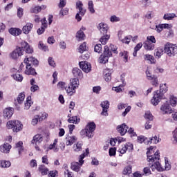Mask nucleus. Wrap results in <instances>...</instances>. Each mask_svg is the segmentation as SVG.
<instances>
[{
    "label": "nucleus",
    "mask_w": 177,
    "mask_h": 177,
    "mask_svg": "<svg viewBox=\"0 0 177 177\" xmlns=\"http://www.w3.org/2000/svg\"><path fill=\"white\" fill-rule=\"evenodd\" d=\"M147 161L152 162L150 168L152 171L157 169L159 172L164 171V167L161 166V163L158 162L160 160V151H156V147H151L147 151Z\"/></svg>",
    "instance_id": "1"
},
{
    "label": "nucleus",
    "mask_w": 177,
    "mask_h": 177,
    "mask_svg": "<svg viewBox=\"0 0 177 177\" xmlns=\"http://www.w3.org/2000/svg\"><path fill=\"white\" fill-rule=\"evenodd\" d=\"M24 63L26 64L24 72L26 75H37V71H35V68H32V65L38 67V64H39L38 59L34 57H28V55H26Z\"/></svg>",
    "instance_id": "2"
},
{
    "label": "nucleus",
    "mask_w": 177,
    "mask_h": 177,
    "mask_svg": "<svg viewBox=\"0 0 177 177\" xmlns=\"http://www.w3.org/2000/svg\"><path fill=\"white\" fill-rule=\"evenodd\" d=\"M113 53H118L117 50V47L111 44L110 46H105L104 48V53L102 54L99 58V62L101 64H106L109 62V58L113 56Z\"/></svg>",
    "instance_id": "3"
},
{
    "label": "nucleus",
    "mask_w": 177,
    "mask_h": 177,
    "mask_svg": "<svg viewBox=\"0 0 177 177\" xmlns=\"http://www.w3.org/2000/svg\"><path fill=\"white\" fill-rule=\"evenodd\" d=\"M168 91V86L167 84L160 85V91L153 92V96L151 100V103L153 106H157L164 99V93H166Z\"/></svg>",
    "instance_id": "4"
},
{
    "label": "nucleus",
    "mask_w": 177,
    "mask_h": 177,
    "mask_svg": "<svg viewBox=\"0 0 177 177\" xmlns=\"http://www.w3.org/2000/svg\"><path fill=\"white\" fill-rule=\"evenodd\" d=\"M96 129V124L93 122H88L84 129L80 131V136L82 138H93V132Z\"/></svg>",
    "instance_id": "5"
},
{
    "label": "nucleus",
    "mask_w": 177,
    "mask_h": 177,
    "mask_svg": "<svg viewBox=\"0 0 177 177\" xmlns=\"http://www.w3.org/2000/svg\"><path fill=\"white\" fill-rule=\"evenodd\" d=\"M89 154V149H86V153H83L79 156V162H73L71 163V168L73 171H75V172H80V170L81 169V167H82L84 160V159L86 156Z\"/></svg>",
    "instance_id": "6"
},
{
    "label": "nucleus",
    "mask_w": 177,
    "mask_h": 177,
    "mask_svg": "<svg viewBox=\"0 0 177 177\" xmlns=\"http://www.w3.org/2000/svg\"><path fill=\"white\" fill-rule=\"evenodd\" d=\"M78 86H80V80L77 78L71 79L68 86L65 87L67 95L73 96L76 92L75 89H78Z\"/></svg>",
    "instance_id": "7"
},
{
    "label": "nucleus",
    "mask_w": 177,
    "mask_h": 177,
    "mask_svg": "<svg viewBox=\"0 0 177 177\" xmlns=\"http://www.w3.org/2000/svg\"><path fill=\"white\" fill-rule=\"evenodd\" d=\"M6 127L8 129H12V132H21L23 131V123L19 120H10L7 122Z\"/></svg>",
    "instance_id": "8"
},
{
    "label": "nucleus",
    "mask_w": 177,
    "mask_h": 177,
    "mask_svg": "<svg viewBox=\"0 0 177 177\" xmlns=\"http://www.w3.org/2000/svg\"><path fill=\"white\" fill-rule=\"evenodd\" d=\"M164 52L167 53V56L172 57L177 55V46L171 43H167L164 46Z\"/></svg>",
    "instance_id": "9"
},
{
    "label": "nucleus",
    "mask_w": 177,
    "mask_h": 177,
    "mask_svg": "<svg viewBox=\"0 0 177 177\" xmlns=\"http://www.w3.org/2000/svg\"><path fill=\"white\" fill-rule=\"evenodd\" d=\"M76 9H78L79 12L75 15V19L77 21L82 20V17L85 16L86 10L84 9V3L82 1H78L76 2Z\"/></svg>",
    "instance_id": "10"
},
{
    "label": "nucleus",
    "mask_w": 177,
    "mask_h": 177,
    "mask_svg": "<svg viewBox=\"0 0 177 177\" xmlns=\"http://www.w3.org/2000/svg\"><path fill=\"white\" fill-rule=\"evenodd\" d=\"M44 140V136L42 134H36L31 140V144L34 145L35 148L37 151H39V147H38V145L40 143H42V141Z\"/></svg>",
    "instance_id": "11"
},
{
    "label": "nucleus",
    "mask_w": 177,
    "mask_h": 177,
    "mask_svg": "<svg viewBox=\"0 0 177 177\" xmlns=\"http://www.w3.org/2000/svg\"><path fill=\"white\" fill-rule=\"evenodd\" d=\"M24 55V50L23 48L17 46L16 48L10 54V57L13 59V60H17L20 56H23Z\"/></svg>",
    "instance_id": "12"
},
{
    "label": "nucleus",
    "mask_w": 177,
    "mask_h": 177,
    "mask_svg": "<svg viewBox=\"0 0 177 177\" xmlns=\"http://www.w3.org/2000/svg\"><path fill=\"white\" fill-rule=\"evenodd\" d=\"M133 150V145L131 142H127L125 145H122L119 149L118 151L120 154H125L127 151H131Z\"/></svg>",
    "instance_id": "13"
},
{
    "label": "nucleus",
    "mask_w": 177,
    "mask_h": 177,
    "mask_svg": "<svg viewBox=\"0 0 177 177\" xmlns=\"http://www.w3.org/2000/svg\"><path fill=\"white\" fill-rule=\"evenodd\" d=\"M65 140L66 146H73L78 140V138L75 136L66 135Z\"/></svg>",
    "instance_id": "14"
},
{
    "label": "nucleus",
    "mask_w": 177,
    "mask_h": 177,
    "mask_svg": "<svg viewBox=\"0 0 177 177\" xmlns=\"http://www.w3.org/2000/svg\"><path fill=\"white\" fill-rule=\"evenodd\" d=\"M11 149H12V145H10L8 142H6L0 145V151L1 153H3L4 154H9V153H10Z\"/></svg>",
    "instance_id": "15"
},
{
    "label": "nucleus",
    "mask_w": 177,
    "mask_h": 177,
    "mask_svg": "<svg viewBox=\"0 0 177 177\" xmlns=\"http://www.w3.org/2000/svg\"><path fill=\"white\" fill-rule=\"evenodd\" d=\"M41 26L39 29H37L38 35H41V34H44L45 32V28L48 27V21H46V18H43L41 20Z\"/></svg>",
    "instance_id": "16"
},
{
    "label": "nucleus",
    "mask_w": 177,
    "mask_h": 177,
    "mask_svg": "<svg viewBox=\"0 0 177 177\" xmlns=\"http://www.w3.org/2000/svg\"><path fill=\"white\" fill-rule=\"evenodd\" d=\"M79 66L80 68H82V70L84 71V73H89V71H91L92 68V66H91V64H88L86 62H80L79 63Z\"/></svg>",
    "instance_id": "17"
},
{
    "label": "nucleus",
    "mask_w": 177,
    "mask_h": 177,
    "mask_svg": "<svg viewBox=\"0 0 177 177\" xmlns=\"http://www.w3.org/2000/svg\"><path fill=\"white\" fill-rule=\"evenodd\" d=\"M118 132L122 136H124L127 132H128V126L125 124V123H123L120 125H118L117 127Z\"/></svg>",
    "instance_id": "18"
},
{
    "label": "nucleus",
    "mask_w": 177,
    "mask_h": 177,
    "mask_svg": "<svg viewBox=\"0 0 177 177\" xmlns=\"http://www.w3.org/2000/svg\"><path fill=\"white\" fill-rule=\"evenodd\" d=\"M22 49H25L26 53L31 54L34 53V49L31 48V46L27 43V41H23L21 43V47Z\"/></svg>",
    "instance_id": "19"
},
{
    "label": "nucleus",
    "mask_w": 177,
    "mask_h": 177,
    "mask_svg": "<svg viewBox=\"0 0 177 177\" xmlns=\"http://www.w3.org/2000/svg\"><path fill=\"white\" fill-rule=\"evenodd\" d=\"M97 28L102 35H106V34H107V31H109V26H107V24L104 23L99 24Z\"/></svg>",
    "instance_id": "20"
},
{
    "label": "nucleus",
    "mask_w": 177,
    "mask_h": 177,
    "mask_svg": "<svg viewBox=\"0 0 177 177\" xmlns=\"http://www.w3.org/2000/svg\"><path fill=\"white\" fill-rule=\"evenodd\" d=\"M143 48L145 50H154L156 45L149 41H145L143 43Z\"/></svg>",
    "instance_id": "21"
},
{
    "label": "nucleus",
    "mask_w": 177,
    "mask_h": 177,
    "mask_svg": "<svg viewBox=\"0 0 177 177\" xmlns=\"http://www.w3.org/2000/svg\"><path fill=\"white\" fill-rule=\"evenodd\" d=\"M57 138H55L54 140V142L53 144H50L48 147L47 148V150H53L54 153H57L59 151V147H57Z\"/></svg>",
    "instance_id": "22"
},
{
    "label": "nucleus",
    "mask_w": 177,
    "mask_h": 177,
    "mask_svg": "<svg viewBox=\"0 0 177 177\" xmlns=\"http://www.w3.org/2000/svg\"><path fill=\"white\" fill-rule=\"evenodd\" d=\"M8 32H10L11 35H13L14 37H18V35L21 34V30L19 28H10L8 30Z\"/></svg>",
    "instance_id": "23"
},
{
    "label": "nucleus",
    "mask_w": 177,
    "mask_h": 177,
    "mask_svg": "<svg viewBox=\"0 0 177 177\" xmlns=\"http://www.w3.org/2000/svg\"><path fill=\"white\" fill-rule=\"evenodd\" d=\"M32 27H34V25L31 23H27L26 26H24L22 28V31L24 34H30V32L31 30H32Z\"/></svg>",
    "instance_id": "24"
},
{
    "label": "nucleus",
    "mask_w": 177,
    "mask_h": 177,
    "mask_svg": "<svg viewBox=\"0 0 177 177\" xmlns=\"http://www.w3.org/2000/svg\"><path fill=\"white\" fill-rule=\"evenodd\" d=\"M72 73L77 80L78 78H82L83 75H82V71L78 68H73Z\"/></svg>",
    "instance_id": "25"
},
{
    "label": "nucleus",
    "mask_w": 177,
    "mask_h": 177,
    "mask_svg": "<svg viewBox=\"0 0 177 177\" xmlns=\"http://www.w3.org/2000/svg\"><path fill=\"white\" fill-rule=\"evenodd\" d=\"M83 30H86L85 28L82 27L76 34V38L78 41H84L85 39V33H84Z\"/></svg>",
    "instance_id": "26"
},
{
    "label": "nucleus",
    "mask_w": 177,
    "mask_h": 177,
    "mask_svg": "<svg viewBox=\"0 0 177 177\" xmlns=\"http://www.w3.org/2000/svg\"><path fill=\"white\" fill-rule=\"evenodd\" d=\"M144 60L150 62L151 64H156V59L150 54H146L144 55Z\"/></svg>",
    "instance_id": "27"
},
{
    "label": "nucleus",
    "mask_w": 177,
    "mask_h": 177,
    "mask_svg": "<svg viewBox=\"0 0 177 177\" xmlns=\"http://www.w3.org/2000/svg\"><path fill=\"white\" fill-rule=\"evenodd\" d=\"M82 142H77L73 145V151H75V153H78V151H81L82 150Z\"/></svg>",
    "instance_id": "28"
},
{
    "label": "nucleus",
    "mask_w": 177,
    "mask_h": 177,
    "mask_svg": "<svg viewBox=\"0 0 177 177\" xmlns=\"http://www.w3.org/2000/svg\"><path fill=\"white\" fill-rule=\"evenodd\" d=\"M160 110L161 111H174V110L171 109V105L168 103V102L161 106Z\"/></svg>",
    "instance_id": "29"
},
{
    "label": "nucleus",
    "mask_w": 177,
    "mask_h": 177,
    "mask_svg": "<svg viewBox=\"0 0 177 177\" xmlns=\"http://www.w3.org/2000/svg\"><path fill=\"white\" fill-rule=\"evenodd\" d=\"M109 39H110V35H102V37L100 39V41L102 45H106Z\"/></svg>",
    "instance_id": "30"
},
{
    "label": "nucleus",
    "mask_w": 177,
    "mask_h": 177,
    "mask_svg": "<svg viewBox=\"0 0 177 177\" xmlns=\"http://www.w3.org/2000/svg\"><path fill=\"white\" fill-rule=\"evenodd\" d=\"M24 99H26V94L24 92L19 93L17 97L18 104H21L24 102Z\"/></svg>",
    "instance_id": "31"
},
{
    "label": "nucleus",
    "mask_w": 177,
    "mask_h": 177,
    "mask_svg": "<svg viewBox=\"0 0 177 177\" xmlns=\"http://www.w3.org/2000/svg\"><path fill=\"white\" fill-rule=\"evenodd\" d=\"M38 171L41 174V175H48V169L45 165H41L39 166Z\"/></svg>",
    "instance_id": "32"
},
{
    "label": "nucleus",
    "mask_w": 177,
    "mask_h": 177,
    "mask_svg": "<svg viewBox=\"0 0 177 177\" xmlns=\"http://www.w3.org/2000/svg\"><path fill=\"white\" fill-rule=\"evenodd\" d=\"M128 55H129L128 51H125V50L121 51L119 53V56L120 57H122L123 61L124 62V63H127V62H128Z\"/></svg>",
    "instance_id": "33"
},
{
    "label": "nucleus",
    "mask_w": 177,
    "mask_h": 177,
    "mask_svg": "<svg viewBox=\"0 0 177 177\" xmlns=\"http://www.w3.org/2000/svg\"><path fill=\"white\" fill-rule=\"evenodd\" d=\"M31 104H32V101L31 100V96H28L26 98V102H25V110H28L30 107H31Z\"/></svg>",
    "instance_id": "34"
},
{
    "label": "nucleus",
    "mask_w": 177,
    "mask_h": 177,
    "mask_svg": "<svg viewBox=\"0 0 177 177\" xmlns=\"http://www.w3.org/2000/svg\"><path fill=\"white\" fill-rule=\"evenodd\" d=\"M149 81H151V84L153 86L157 87L158 85H160L158 83V77L154 75H153L152 79L149 80Z\"/></svg>",
    "instance_id": "35"
},
{
    "label": "nucleus",
    "mask_w": 177,
    "mask_h": 177,
    "mask_svg": "<svg viewBox=\"0 0 177 177\" xmlns=\"http://www.w3.org/2000/svg\"><path fill=\"white\" fill-rule=\"evenodd\" d=\"M12 77L15 81H17L18 82H21L23 81L24 78L23 75H20L19 73H16L15 74L12 75Z\"/></svg>",
    "instance_id": "36"
},
{
    "label": "nucleus",
    "mask_w": 177,
    "mask_h": 177,
    "mask_svg": "<svg viewBox=\"0 0 177 177\" xmlns=\"http://www.w3.org/2000/svg\"><path fill=\"white\" fill-rule=\"evenodd\" d=\"M161 139H160L159 137L157 136H155L150 138V140L148 141L147 145H150V143H154L155 145H157V143H160Z\"/></svg>",
    "instance_id": "37"
},
{
    "label": "nucleus",
    "mask_w": 177,
    "mask_h": 177,
    "mask_svg": "<svg viewBox=\"0 0 177 177\" xmlns=\"http://www.w3.org/2000/svg\"><path fill=\"white\" fill-rule=\"evenodd\" d=\"M10 161L8 160H0L1 168H9L10 167Z\"/></svg>",
    "instance_id": "38"
},
{
    "label": "nucleus",
    "mask_w": 177,
    "mask_h": 177,
    "mask_svg": "<svg viewBox=\"0 0 177 177\" xmlns=\"http://www.w3.org/2000/svg\"><path fill=\"white\" fill-rule=\"evenodd\" d=\"M101 107L102 108V111H107L110 107V102L109 101H104L101 103Z\"/></svg>",
    "instance_id": "39"
},
{
    "label": "nucleus",
    "mask_w": 177,
    "mask_h": 177,
    "mask_svg": "<svg viewBox=\"0 0 177 177\" xmlns=\"http://www.w3.org/2000/svg\"><path fill=\"white\" fill-rule=\"evenodd\" d=\"M176 17V15L174 13L165 14L163 19L164 20H172Z\"/></svg>",
    "instance_id": "40"
},
{
    "label": "nucleus",
    "mask_w": 177,
    "mask_h": 177,
    "mask_svg": "<svg viewBox=\"0 0 177 177\" xmlns=\"http://www.w3.org/2000/svg\"><path fill=\"white\" fill-rule=\"evenodd\" d=\"M39 121H44V120H46V118H48V117H49V115L48 114V113L46 112H41L39 115Z\"/></svg>",
    "instance_id": "41"
},
{
    "label": "nucleus",
    "mask_w": 177,
    "mask_h": 177,
    "mask_svg": "<svg viewBox=\"0 0 177 177\" xmlns=\"http://www.w3.org/2000/svg\"><path fill=\"white\" fill-rule=\"evenodd\" d=\"M68 122L70 124H78L80 122V118L77 116H72L68 120Z\"/></svg>",
    "instance_id": "42"
},
{
    "label": "nucleus",
    "mask_w": 177,
    "mask_h": 177,
    "mask_svg": "<svg viewBox=\"0 0 177 177\" xmlns=\"http://www.w3.org/2000/svg\"><path fill=\"white\" fill-rule=\"evenodd\" d=\"M86 51V42H83L78 48L79 53H84Z\"/></svg>",
    "instance_id": "43"
},
{
    "label": "nucleus",
    "mask_w": 177,
    "mask_h": 177,
    "mask_svg": "<svg viewBox=\"0 0 177 177\" xmlns=\"http://www.w3.org/2000/svg\"><path fill=\"white\" fill-rule=\"evenodd\" d=\"M16 149H18L19 154H21V151H23V141H19L16 145H15Z\"/></svg>",
    "instance_id": "44"
},
{
    "label": "nucleus",
    "mask_w": 177,
    "mask_h": 177,
    "mask_svg": "<svg viewBox=\"0 0 177 177\" xmlns=\"http://www.w3.org/2000/svg\"><path fill=\"white\" fill-rule=\"evenodd\" d=\"M12 115H13V112H12V111H3V117L6 120H9L10 118H12Z\"/></svg>",
    "instance_id": "45"
},
{
    "label": "nucleus",
    "mask_w": 177,
    "mask_h": 177,
    "mask_svg": "<svg viewBox=\"0 0 177 177\" xmlns=\"http://www.w3.org/2000/svg\"><path fill=\"white\" fill-rule=\"evenodd\" d=\"M144 118H145V120H149V121H153V120H154V116H153L151 113L147 111L145 113Z\"/></svg>",
    "instance_id": "46"
},
{
    "label": "nucleus",
    "mask_w": 177,
    "mask_h": 177,
    "mask_svg": "<svg viewBox=\"0 0 177 177\" xmlns=\"http://www.w3.org/2000/svg\"><path fill=\"white\" fill-rule=\"evenodd\" d=\"M155 55L156 57H158V59H160V57H161V56L164 55V49L160 47L158 48Z\"/></svg>",
    "instance_id": "47"
},
{
    "label": "nucleus",
    "mask_w": 177,
    "mask_h": 177,
    "mask_svg": "<svg viewBox=\"0 0 177 177\" xmlns=\"http://www.w3.org/2000/svg\"><path fill=\"white\" fill-rule=\"evenodd\" d=\"M88 9L90 12L92 14L95 13V8H93V1H88Z\"/></svg>",
    "instance_id": "48"
},
{
    "label": "nucleus",
    "mask_w": 177,
    "mask_h": 177,
    "mask_svg": "<svg viewBox=\"0 0 177 177\" xmlns=\"http://www.w3.org/2000/svg\"><path fill=\"white\" fill-rule=\"evenodd\" d=\"M132 173V166H127L123 170V175H128Z\"/></svg>",
    "instance_id": "49"
},
{
    "label": "nucleus",
    "mask_w": 177,
    "mask_h": 177,
    "mask_svg": "<svg viewBox=\"0 0 177 177\" xmlns=\"http://www.w3.org/2000/svg\"><path fill=\"white\" fill-rule=\"evenodd\" d=\"M176 103H177V98L174 95H171L170 96V104H171V106L174 107V106H176Z\"/></svg>",
    "instance_id": "50"
},
{
    "label": "nucleus",
    "mask_w": 177,
    "mask_h": 177,
    "mask_svg": "<svg viewBox=\"0 0 177 177\" xmlns=\"http://www.w3.org/2000/svg\"><path fill=\"white\" fill-rule=\"evenodd\" d=\"M94 50L95 52H96L97 53H102V44H96L94 47Z\"/></svg>",
    "instance_id": "51"
},
{
    "label": "nucleus",
    "mask_w": 177,
    "mask_h": 177,
    "mask_svg": "<svg viewBox=\"0 0 177 177\" xmlns=\"http://www.w3.org/2000/svg\"><path fill=\"white\" fill-rule=\"evenodd\" d=\"M172 142L174 145H177V128L173 131Z\"/></svg>",
    "instance_id": "52"
},
{
    "label": "nucleus",
    "mask_w": 177,
    "mask_h": 177,
    "mask_svg": "<svg viewBox=\"0 0 177 177\" xmlns=\"http://www.w3.org/2000/svg\"><path fill=\"white\" fill-rule=\"evenodd\" d=\"M42 10V7L35 6L30 10L31 13H39Z\"/></svg>",
    "instance_id": "53"
},
{
    "label": "nucleus",
    "mask_w": 177,
    "mask_h": 177,
    "mask_svg": "<svg viewBox=\"0 0 177 177\" xmlns=\"http://www.w3.org/2000/svg\"><path fill=\"white\" fill-rule=\"evenodd\" d=\"M148 41V42H151V44H156V42H157V41L156 40V37H154V36H147V40Z\"/></svg>",
    "instance_id": "54"
},
{
    "label": "nucleus",
    "mask_w": 177,
    "mask_h": 177,
    "mask_svg": "<svg viewBox=\"0 0 177 177\" xmlns=\"http://www.w3.org/2000/svg\"><path fill=\"white\" fill-rule=\"evenodd\" d=\"M120 41L121 42H122V44L129 45V42H131V37L129 36H126L124 39H122Z\"/></svg>",
    "instance_id": "55"
},
{
    "label": "nucleus",
    "mask_w": 177,
    "mask_h": 177,
    "mask_svg": "<svg viewBox=\"0 0 177 177\" xmlns=\"http://www.w3.org/2000/svg\"><path fill=\"white\" fill-rule=\"evenodd\" d=\"M48 62L49 66H51V67H56V63H55V60H53V57H49Z\"/></svg>",
    "instance_id": "56"
},
{
    "label": "nucleus",
    "mask_w": 177,
    "mask_h": 177,
    "mask_svg": "<svg viewBox=\"0 0 177 177\" xmlns=\"http://www.w3.org/2000/svg\"><path fill=\"white\" fill-rule=\"evenodd\" d=\"M38 121H39V115H37L32 120V125H37L38 124Z\"/></svg>",
    "instance_id": "57"
},
{
    "label": "nucleus",
    "mask_w": 177,
    "mask_h": 177,
    "mask_svg": "<svg viewBox=\"0 0 177 177\" xmlns=\"http://www.w3.org/2000/svg\"><path fill=\"white\" fill-rule=\"evenodd\" d=\"M59 15H62V16H66L68 15V8H62L59 12Z\"/></svg>",
    "instance_id": "58"
},
{
    "label": "nucleus",
    "mask_w": 177,
    "mask_h": 177,
    "mask_svg": "<svg viewBox=\"0 0 177 177\" xmlns=\"http://www.w3.org/2000/svg\"><path fill=\"white\" fill-rule=\"evenodd\" d=\"M66 4L67 1L66 0H60L58 6L60 9H63Z\"/></svg>",
    "instance_id": "59"
},
{
    "label": "nucleus",
    "mask_w": 177,
    "mask_h": 177,
    "mask_svg": "<svg viewBox=\"0 0 177 177\" xmlns=\"http://www.w3.org/2000/svg\"><path fill=\"white\" fill-rule=\"evenodd\" d=\"M104 80L106 82H110V81H111V73H106L104 75Z\"/></svg>",
    "instance_id": "60"
},
{
    "label": "nucleus",
    "mask_w": 177,
    "mask_h": 177,
    "mask_svg": "<svg viewBox=\"0 0 177 177\" xmlns=\"http://www.w3.org/2000/svg\"><path fill=\"white\" fill-rule=\"evenodd\" d=\"M39 49H42V50H44V52H46V50H48V46H45V44H44L41 41H39Z\"/></svg>",
    "instance_id": "61"
},
{
    "label": "nucleus",
    "mask_w": 177,
    "mask_h": 177,
    "mask_svg": "<svg viewBox=\"0 0 177 177\" xmlns=\"http://www.w3.org/2000/svg\"><path fill=\"white\" fill-rule=\"evenodd\" d=\"M145 141H146V137L143 136H140L138 137L137 142L138 143H143Z\"/></svg>",
    "instance_id": "62"
},
{
    "label": "nucleus",
    "mask_w": 177,
    "mask_h": 177,
    "mask_svg": "<svg viewBox=\"0 0 177 177\" xmlns=\"http://www.w3.org/2000/svg\"><path fill=\"white\" fill-rule=\"evenodd\" d=\"M127 133L132 138L133 136H136V133H135V130L133 129L130 128L128 131Z\"/></svg>",
    "instance_id": "63"
},
{
    "label": "nucleus",
    "mask_w": 177,
    "mask_h": 177,
    "mask_svg": "<svg viewBox=\"0 0 177 177\" xmlns=\"http://www.w3.org/2000/svg\"><path fill=\"white\" fill-rule=\"evenodd\" d=\"M110 20H111V21H112V23H114V22H117V21H120V18L115 15H113V16L111 17Z\"/></svg>",
    "instance_id": "64"
}]
</instances>
